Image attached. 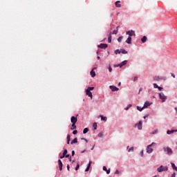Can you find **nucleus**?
Masks as SVG:
<instances>
[{"instance_id": "nucleus-1", "label": "nucleus", "mask_w": 177, "mask_h": 177, "mask_svg": "<svg viewBox=\"0 0 177 177\" xmlns=\"http://www.w3.org/2000/svg\"><path fill=\"white\" fill-rule=\"evenodd\" d=\"M154 145H156V142H152L151 145L147 147V153L148 154H151V153H153V148H151V147L154 146Z\"/></svg>"}, {"instance_id": "nucleus-2", "label": "nucleus", "mask_w": 177, "mask_h": 177, "mask_svg": "<svg viewBox=\"0 0 177 177\" xmlns=\"http://www.w3.org/2000/svg\"><path fill=\"white\" fill-rule=\"evenodd\" d=\"M157 171L158 172H165L168 171V167H164L163 165H160V167L157 169Z\"/></svg>"}, {"instance_id": "nucleus-3", "label": "nucleus", "mask_w": 177, "mask_h": 177, "mask_svg": "<svg viewBox=\"0 0 177 177\" xmlns=\"http://www.w3.org/2000/svg\"><path fill=\"white\" fill-rule=\"evenodd\" d=\"M163 150L164 151H167V154L168 156H172L173 154V151H172V149L171 148H169V147H164L163 148Z\"/></svg>"}, {"instance_id": "nucleus-4", "label": "nucleus", "mask_w": 177, "mask_h": 177, "mask_svg": "<svg viewBox=\"0 0 177 177\" xmlns=\"http://www.w3.org/2000/svg\"><path fill=\"white\" fill-rule=\"evenodd\" d=\"M159 98L162 100V102H165L167 100V96L164 95V93H159Z\"/></svg>"}, {"instance_id": "nucleus-5", "label": "nucleus", "mask_w": 177, "mask_h": 177, "mask_svg": "<svg viewBox=\"0 0 177 177\" xmlns=\"http://www.w3.org/2000/svg\"><path fill=\"white\" fill-rule=\"evenodd\" d=\"M77 117H78V114H77L76 117L72 116L71 118V122L72 124H77V121H78V118Z\"/></svg>"}, {"instance_id": "nucleus-6", "label": "nucleus", "mask_w": 177, "mask_h": 177, "mask_svg": "<svg viewBox=\"0 0 177 177\" xmlns=\"http://www.w3.org/2000/svg\"><path fill=\"white\" fill-rule=\"evenodd\" d=\"M126 34H127V35H129V37H133V35H134V37H135V35H136L135 34V31L133 30L127 31Z\"/></svg>"}, {"instance_id": "nucleus-7", "label": "nucleus", "mask_w": 177, "mask_h": 177, "mask_svg": "<svg viewBox=\"0 0 177 177\" xmlns=\"http://www.w3.org/2000/svg\"><path fill=\"white\" fill-rule=\"evenodd\" d=\"M108 46L109 45L107 44H100L97 46V48H100V49H106Z\"/></svg>"}, {"instance_id": "nucleus-8", "label": "nucleus", "mask_w": 177, "mask_h": 177, "mask_svg": "<svg viewBox=\"0 0 177 177\" xmlns=\"http://www.w3.org/2000/svg\"><path fill=\"white\" fill-rule=\"evenodd\" d=\"M142 125H143V122H142V120H140L138 124H136V127H138V129H139V131L142 130Z\"/></svg>"}, {"instance_id": "nucleus-9", "label": "nucleus", "mask_w": 177, "mask_h": 177, "mask_svg": "<svg viewBox=\"0 0 177 177\" xmlns=\"http://www.w3.org/2000/svg\"><path fill=\"white\" fill-rule=\"evenodd\" d=\"M109 88L112 91V92H118V91H120V88L115 86H110Z\"/></svg>"}, {"instance_id": "nucleus-10", "label": "nucleus", "mask_w": 177, "mask_h": 177, "mask_svg": "<svg viewBox=\"0 0 177 177\" xmlns=\"http://www.w3.org/2000/svg\"><path fill=\"white\" fill-rule=\"evenodd\" d=\"M153 104V102H149V101H146L144 104L143 108L147 109V107H149V106H151Z\"/></svg>"}, {"instance_id": "nucleus-11", "label": "nucleus", "mask_w": 177, "mask_h": 177, "mask_svg": "<svg viewBox=\"0 0 177 177\" xmlns=\"http://www.w3.org/2000/svg\"><path fill=\"white\" fill-rule=\"evenodd\" d=\"M58 165H59V171H63V162L60 159L58 160Z\"/></svg>"}, {"instance_id": "nucleus-12", "label": "nucleus", "mask_w": 177, "mask_h": 177, "mask_svg": "<svg viewBox=\"0 0 177 177\" xmlns=\"http://www.w3.org/2000/svg\"><path fill=\"white\" fill-rule=\"evenodd\" d=\"M86 95L87 96H88V97H91V99H92L93 96H92V92H91L89 90L86 91Z\"/></svg>"}, {"instance_id": "nucleus-13", "label": "nucleus", "mask_w": 177, "mask_h": 177, "mask_svg": "<svg viewBox=\"0 0 177 177\" xmlns=\"http://www.w3.org/2000/svg\"><path fill=\"white\" fill-rule=\"evenodd\" d=\"M126 44H129V45H131V44H132V37H129L126 40Z\"/></svg>"}, {"instance_id": "nucleus-14", "label": "nucleus", "mask_w": 177, "mask_h": 177, "mask_svg": "<svg viewBox=\"0 0 177 177\" xmlns=\"http://www.w3.org/2000/svg\"><path fill=\"white\" fill-rule=\"evenodd\" d=\"M92 164V161H89L88 164L85 169V172H88L89 171V168H91V165Z\"/></svg>"}, {"instance_id": "nucleus-15", "label": "nucleus", "mask_w": 177, "mask_h": 177, "mask_svg": "<svg viewBox=\"0 0 177 177\" xmlns=\"http://www.w3.org/2000/svg\"><path fill=\"white\" fill-rule=\"evenodd\" d=\"M90 74L92 78H94V77H96V73L93 71V69L91 71Z\"/></svg>"}, {"instance_id": "nucleus-16", "label": "nucleus", "mask_w": 177, "mask_h": 177, "mask_svg": "<svg viewBox=\"0 0 177 177\" xmlns=\"http://www.w3.org/2000/svg\"><path fill=\"white\" fill-rule=\"evenodd\" d=\"M175 132H177V130H167V135H171V133H174Z\"/></svg>"}, {"instance_id": "nucleus-17", "label": "nucleus", "mask_w": 177, "mask_h": 177, "mask_svg": "<svg viewBox=\"0 0 177 177\" xmlns=\"http://www.w3.org/2000/svg\"><path fill=\"white\" fill-rule=\"evenodd\" d=\"M127 63H128V61H127V60H124V61L120 63V68H121V67H122L123 66L127 65Z\"/></svg>"}, {"instance_id": "nucleus-18", "label": "nucleus", "mask_w": 177, "mask_h": 177, "mask_svg": "<svg viewBox=\"0 0 177 177\" xmlns=\"http://www.w3.org/2000/svg\"><path fill=\"white\" fill-rule=\"evenodd\" d=\"M74 129H77V126L75 125V123H72L71 131H74Z\"/></svg>"}, {"instance_id": "nucleus-19", "label": "nucleus", "mask_w": 177, "mask_h": 177, "mask_svg": "<svg viewBox=\"0 0 177 177\" xmlns=\"http://www.w3.org/2000/svg\"><path fill=\"white\" fill-rule=\"evenodd\" d=\"M74 143H78V139L77 138H75L71 142V145H74Z\"/></svg>"}, {"instance_id": "nucleus-20", "label": "nucleus", "mask_w": 177, "mask_h": 177, "mask_svg": "<svg viewBox=\"0 0 177 177\" xmlns=\"http://www.w3.org/2000/svg\"><path fill=\"white\" fill-rule=\"evenodd\" d=\"M154 81H159V80H164L163 77H160V76H156L153 77Z\"/></svg>"}, {"instance_id": "nucleus-21", "label": "nucleus", "mask_w": 177, "mask_h": 177, "mask_svg": "<svg viewBox=\"0 0 177 177\" xmlns=\"http://www.w3.org/2000/svg\"><path fill=\"white\" fill-rule=\"evenodd\" d=\"M121 1H117L115 3V5L116 6V8H120L121 6Z\"/></svg>"}, {"instance_id": "nucleus-22", "label": "nucleus", "mask_w": 177, "mask_h": 177, "mask_svg": "<svg viewBox=\"0 0 177 177\" xmlns=\"http://www.w3.org/2000/svg\"><path fill=\"white\" fill-rule=\"evenodd\" d=\"M171 168H173V169H174L177 172V167L175 165V163L171 162Z\"/></svg>"}, {"instance_id": "nucleus-23", "label": "nucleus", "mask_w": 177, "mask_h": 177, "mask_svg": "<svg viewBox=\"0 0 177 177\" xmlns=\"http://www.w3.org/2000/svg\"><path fill=\"white\" fill-rule=\"evenodd\" d=\"M70 140H71V136L70 134L67 135V145H70Z\"/></svg>"}, {"instance_id": "nucleus-24", "label": "nucleus", "mask_w": 177, "mask_h": 177, "mask_svg": "<svg viewBox=\"0 0 177 177\" xmlns=\"http://www.w3.org/2000/svg\"><path fill=\"white\" fill-rule=\"evenodd\" d=\"M100 117L102 121H104V122L107 121V117L103 116V115H100Z\"/></svg>"}, {"instance_id": "nucleus-25", "label": "nucleus", "mask_w": 177, "mask_h": 177, "mask_svg": "<svg viewBox=\"0 0 177 177\" xmlns=\"http://www.w3.org/2000/svg\"><path fill=\"white\" fill-rule=\"evenodd\" d=\"M141 41L142 42V44H145V42H146V41H147V37L144 36L142 39Z\"/></svg>"}, {"instance_id": "nucleus-26", "label": "nucleus", "mask_w": 177, "mask_h": 177, "mask_svg": "<svg viewBox=\"0 0 177 177\" xmlns=\"http://www.w3.org/2000/svg\"><path fill=\"white\" fill-rule=\"evenodd\" d=\"M111 38H112L111 33H110L109 35V37H108V42H109V44H111Z\"/></svg>"}, {"instance_id": "nucleus-27", "label": "nucleus", "mask_w": 177, "mask_h": 177, "mask_svg": "<svg viewBox=\"0 0 177 177\" xmlns=\"http://www.w3.org/2000/svg\"><path fill=\"white\" fill-rule=\"evenodd\" d=\"M120 53H122L123 55H127V53H128V51H127V50L125 49H121Z\"/></svg>"}, {"instance_id": "nucleus-28", "label": "nucleus", "mask_w": 177, "mask_h": 177, "mask_svg": "<svg viewBox=\"0 0 177 177\" xmlns=\"http://www.w3.org/2000/svg\"><path fill=\"white\" fill-rule=\"evenodd\" d=\"M88 132H89V129H88V128H84V130H83V133H84V134L88 133Z\"/></svg>"}, {"instance_id": "nucleus-29", "label": "nucleus", "mask_w": 177, "mask_h": 177, "mask_svg": "<svg viewBox=\"0 0 177 177\" xmlns=\"http://www.w3.org/2000/svg\"><path fill=\"white\" fill-rule=\"evenodd\" d=\"M93 127L94 128V129H97V123L94 122L93 124Z\"/></svg>"}, {"instance_id": "nucleus-30", "label": "nucleus", "mask_w": 177, "mask_h": 177, "mask_svg": "<svg viewBox=\"0 0 177 177\" xmlns=\"http://www.w3.org/2000/svg\"><path fill=\"white\" fill-rule=\"evenodd\" d=\"M145 108L142 107H140L139 106H137V110H138V111H142Z\"/></svg>"}, {"instance_id": "nucleus-31", "label": "nucleus", "mask_w": 177, "mask_h": 177, "mask_svg": "<svg viewBox=\"0 0 177 177\" xmlns=\"http://www.w3.org/2000/svg\"><path fill=\"white\" fill-rule=\"evenodd\" d=\"M120 53H121V50H120V49H117L115 50V55H120Z\"/></svg>"}, {"instance_id": "nucleus-32", "label": "nucleus", "mask_w": 177, "mask_h": 177, "mask_svg": "<svg viewBox=\"0 0 177 177\" xmlns=\"http://www.w3.org/2000/svg\"><path fill=\"white\" fill-rule=\"evenodd\" d=\"M67 153H68V151H67V149H64V151H63V153H62V155L66 156L67 155Z\"/></svg>"}, {"instance_id": "nucleus-33", "label": "nucleus", "mask_w": 177, "mask_h": 177, "mask_svg": "<svg viewBox=\"0 0 177 177\" xmlns=\"http://www.w3.org/2000/svg\"><path fill=\"white\" fill-rule=\"evenodd\" d=\"M122 38H124V37L120 36L118 38V42H121V41H122Z\"/></svg>"}, {"instance_id": "nucleus-34", "label": "nucleus", "mask_w": 177, "mask_h": 177, "mask_svg": "<svg viewBox=\"0 0 177 177\" xmlns=\"http://www.w3.org/2000/svg\"><path fill=\"white\" fill-rule=\"evenodd\" d=\"M132 107V104H129V105H127V106L124 109L125 110H129V108Z\"/></svg>"}, {"instance_id": "nucleus-35", "label": "nucleus", "mask_w": 177, "mask_h": 177, "mask_svg": "<svg viewBox=\"0 0 177 177\" xmlns=\"http://www.w3.org/2000/svg\"><path fill=\"white\" fill-rule=\"evenodd\" d=\"M75 171H78V169H80V164L77 163L76 165V167H75Z\"/></svg>"}, {"instance_id": "nucleus-36", "label": "nucleus", "mask_w": 177, "mask_h": 177, "mask_svg": "<svg viewBox=\"0 0 177 177\" xmlns=\"http://www.w3.org/2000/svg\"><path fill=\"white\" fill-rule=\"evenodd\" d=\"M108 70L109 71V73H111V71H113V68H111V66H109Z\"/></svg>"}, {"instance_id": "nucleus-37", "label": "nucleus", "mask_w": 177, "mask_h": 177, "mask_svg": "<svg viewBox=\"0 0 177 177\" xmlns=\"http://www.w3.org/2000/svg\"><path fill=\"white\" fill-rule=\"evenodd\" d=\"M153 88H155V89H157L158 88V85L156 83H153Z\"/></svg>"}, {"instance_id": "nucleus-38", "label": "nucleus", "mask_w": 177, "mask_h": 177, "mask_svg": "<svg viewBox=\"0 0 177 177\" xmlns=\"http://www.w3.org/2000/svg\"><path fill=\"white\" fill-rule=\"evenodd\" d=\"M93 89H95V87H88V88H87V91H93Z\"/></svg>"}, {"instance_id": "nucleus-39", "label": "nucleus", "mask_w": 177, "mask_h": 177, "mask_svg": "<svg viewBox=\"0 0 177 177\" xmlns=\"http://www.w3.org/2000/svg\"><path fill=\"white\" fill-rule=\"evenodd\" d=\"M118 33V30H114L112 32V34H113V35H117Z\"/></svg>"}, {"instance_id": "nucleus-40", "label": "nucleus", "mask_w": 177, "mask_h": 177, "mask_svg": "<svg viewBox=\"0 0 177 177\" xmlns=\"http://www.w3.org/2000/svg\"><path fill=\"white\" fill-rule=\"evenodd\" d=\"M77 133H78V131H77V130H74L73 131V135H77Z\"/></svg>"}, {"instance_id": "nucleus-41", "label": "nucleus", "mask_w": 177, "mask_h": 177, "mask_svg": "<svg viewBox=\"0 0 177 177\" xmlns=\"http://www.w3.org/2000/svg\"><path fill=\"white\" fill-rule=\"evenodd\" d=\"M129 153H131V151H133V147H131L129 150Z\"/></svg>"}, {"instance_id": "nucleus-42", "label": "nucleus", "mask_w": 177, "mask_h": 177, "mask_svg": "<svg viewBox=\"0 0 177 177\" xmlns=\"http://www.w3.org/2000/svg\"><path fill=\"white\" fill-rule=\"evenodd\" d=\"M98 138H103V133H100L98 134Z\"/></svg>"}, {"instance_id": "nucleus-43", "label": "nucleus", "mask_w": 177, "mask_h": 177, "mask_svg": "<svg viewBox=\"0 0 177 177\" xmlns=\"http://www.w3.org/2000/svg\"><path fill=\"white\" fill-rule=\"evenodd\" d=\"M102 169H103V171H106L108 170L107 167L106 166H103Z\"/></svg>"}, {"instance_id": "nucleus-44", "label": "nucleus", "mask_w": 177, "mask_h": 177, "mask_svg": "<svg viewBox=\"0 0 177 177\" xmlns=\"http://www.w3.org/2000/svg\"><path fill=\"white\" fill-rule=\"evenodd\" d=\"M158 133V130H155L153 133L152 135H156V133Z\"/></svg>"}, {"instance_id": "nucleus-45", "label": "nucleus", "mask_w": 177, "mask_h": 177, "mask_svg": "<svg viewBox=\"0 0 177 177\" xmlns=\"http://www.w3.org/2000/svg\"><path fill=\"white\" fill-rule=\"evenodd\" d=\"M118 174H120V171H118V169H116L115 171V174L118 175Z\"/></svg>"}, {"instance_id": "nucleus-46", "label": "nucleus", "mask_w": 177, "mask_h": 177, "mask_svg": "<svg viewBox=\"0 0 177 177\" xmlns=\"http://www.w3.org/2000/svg\"><path fill=\"white\" fill-rule=\"evenodd\" d=\"M157 88L158 89V91H162V87L161 86H158Z\"/></svg>"}, {"instance_id": "nucleus-47", "label": "nucleus", "mask_w": 177, "mask_h": 177, "mask_svg": "<svg viewBox=\"0 0 177 177\" xmlns=\"http://www.w3.org/2000/svg\"><path fill=\"white\" fill-rule=\"evenodd\" d=\"M143 91V88H140L138 92V95H140V93Z\"/></svg>"}, {"instance_id": "nucleus-48", "label": "nucleus", "mask_w": 177, "mask_h": 177, "mask_svg": "<svg viewBox=\"0 0 177 177\" xmlns=\"http://www.w3.org/2000/svg\"><path fill=\"white\" fill-rule=\"evenodd\" d=\"M107 175L110 174V169H109L108 170L106 171Z\"/></svg>"}, {"instance_id": "nucleus-49", "label": "nucleus", "mask_w": 177, "mask_h": 177, "mask_svg": "<svg viewBox=\"0 0 177 177\" xmlns=\"http://www.w3.org/2000/svg\"><path fill=\"white\" fill-rule=\"evenodd\" d=\"M65 158H70V154H67L66 156H65Z\"/></svg>"}, {"instance_id": "nucleus-50", "label": "nucleus", "mask_w": 177, "mask_h": 177, "mask_svg": "<svg viewBox=\"0 0 177 177\" xmlns=\"http://www.w3.org/2000/svg\"><path fill=\"white\" fill-rule=\"evenodd\" d=\"M171 177H176V173L174 172L172 174H171Z\"/></svg>"}, {"instance_id": "nucleus-51", "label": "nucleus", "mask_w": 177, "mask_h": 177, "mask_svg": "<svg viewBox=\"0 0 177 177\" xmlns=\"http://www.w3.org/2000/svg\"><path fill=\"white\" fill-rule=\"evenodd\" d=\"M75 155V151H72V156L73 157V156Z\"/></svg>"}, {"instance_id": "nucleus-52", "label": "nucleus", "mask_w": 177, "mask_h": 177, "mask_svg": "<svg viewBox=\"0 0 177 177\" xmlns=\"http://www.w3.org/2000/svg\"><path fill=\"white\" fill-rule=\"evenodd\" d=\"M147 117H149V114L145 115L143 117V118L145 120V118H147Z\"/></svg>"}, {"instance_id": "nucleus-53", "label": "nucleus", "mask_w": 177, "mask_h": 177, "mask_svg": "<svg viewBox=\"0 0 177 177\" xmlns=\"http://www.w3.org/2000/svg\"><path fill=\"white\" fill-rule=\"evenodd\" d=\"M66 168H67L68 171H70V165H67Z\"/></svg>"}, {"instance_id": "nucleus-54", "label": "nucleus", "mask_w": 177, "mask_h": 177, "mask_svg": "<svg viewBox=\"0 0 177 177\" xmlns=\"http://www.w3.org/2000/svg\"><path fill=\"white\" fill-rule=\"evenodd\" d=\"M171 77H173V78H175V74H174L173 73H171Z\"/></svg>"}, {"instance_id": "nucleus-55", "label": "nucleus", "mask_w": 177, "mask_h": 177, "mask_svg": "<svg viewBox=\"0 0 177 177\" xmlns=\"http://www.w3.org/2000/svg\"><path fill=\"white\" fill-rule=\"evenodd\" d=\"M64 157H66V156L62 154V156H61L59 157V158L63 159V158H64Z\"/></svg>"}, {"instance_id": "nucleus-56", "label": "nucleus", "mask_w": 177, "mask_h": 177, "mask_svg": "<svg viewBox=\"0 0 177 177\" xmlns=\"http://www.w3.org/2000/svg\"><path fill=\"white\" fill-rule=\"evenodd\" d=\"M85 151H86V150H85V149L83 150V151H81V154H84V153H85Z\"/></svg>"}, {"instance_id": "nucleus-57", "label": "nucleus", "mask_w": 177, "mask_h": 177, "mask_svg": "<svg viewBox=\"0 0 177 177\" xmlns=\"http://www.w3.org/2000/svg\"><path fill=\"white\" fill-rule=\"evenodd\" d=\"M140 156H141V157H143V151H141Z\"/></svg>"}, {"instance_id": "nucleus-58", "label": "nucleus", "mask_w": 177, "mask_h": 177, "mask_svg": "<svg viewBox=\"0 0 177 177\" xmlns=\"http://www.w3.org/2000/svg\"><path fill=\"white\" fill-rule=\"evenodd\" d=\"M134 81H138V77H134Z\"/></svg>"}, {"instance_id": "nucleus-59", "label": "nucleus", "mask_w": 177, "mask_h": 177, "mask_svg": "<svg viewBox=\"0 0 177 177\" xmlns=\"http://www.w3.org/2000/svg\"><path fill=\"white\" fill-rule=\"evenodd\" d=\"M120 65H121V64H119L118 65H115V67H120Z\"/></svg>"}, {"instance_id": "nucleus-60", "label": "nucleus", "mask_w": 177, "mask_h": 177, "mask_svg": "<svg viewBox=\"0 0 177 177\" xmlns=\"http://www.w3.org/2000/svg\"><path fill=\"white\" fill-rule=\"evenodd\" d=\"M118 28H120V26L116 27V31H118Z\"/></svg>"}, {"instance_id": "nucleus-61", "label": "nucleus", "mask_w": 177, "mask_h": 177, "mask_svg": "<svg viewBox=\"0 0 177 177\" xmlns=\"http://www.w3.org/2000/svg\"><path fill=\"white\" fill-rule=\"evenodd\" d=\"M84 142H86V143H88V140L86 138L84 139Z\"/></svg>"}, {"instance_id": "nucleus-62", "label": "nucleus", "mask_w": 177, "mask_h": 177, "mask_svg": "<svg viewBox=\"0 0 177 177\" xmlns=\"http://www.w3.org/2000/svg\"><path fill=\"white\" fill-rule=\"evenodd\" d=\"M95 145L93 146V147L91 148V150H93V149H95Z\"/></svg>"}, {"instance_id": "nucleus-63", "label": "nucleus", "mask_w": 177, "mask_h": 177, "mask_svg": "<svg viewBox=\"0 0 177 177\" xmlns=\"http://www.w3.org/2000/svg\"><path fill=\"white\" fill-rule=\"evenodd\" d=\"M68 158H69V161L71 162V156H70Z\"/></svg>"}, {"instance_id": "nucleus-64", "label": "nucleus", "mask_w": 177, "mask_h": 177, "mask_svg": "<svg viewBox=\"0 0 177 177\" xmlns=\"http://www.w3.org/2000/svg\"><path fill=\"white\" fill-rule=\"evenodd\" d=\"M97 59L98 60H100V56H97Z\"/></svg>"}]
</instances>
